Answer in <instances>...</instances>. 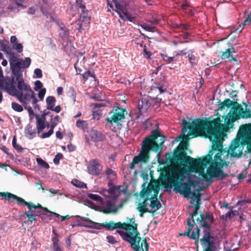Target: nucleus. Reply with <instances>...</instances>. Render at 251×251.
I'll return each instance as SVG.
<instances>
[{
  "instance_id": "obj_1",
  "label": "nucleus",
  "mask_w": 251,
  "mask_h": 251,
  "mask_svg": "<svg viewBox=\"0 0 251 251\" xmlns=\"http://www.w3.org/2000/svg\"><path fill=\"white\" fill-rule=\"evenodd\" d=\"M219 122L218 119L212 120L196 119L190 123L184 119L182 121L183 135L178 136L179 138L187 142L188 137L185 134L189 129L193 137L200 135L208 138L212 143V150L218 151L214 156V159L211 161L210 166L213 167H217L219 162L222 161L221 156L224 153H226L227 156L230 154L231 157H239L242 154L246 145L248 152H251V124L242 125L239 127L236 137L231 141L226 151L223 149L224 137L226 136V132L217 128Z\"/></svg>"
},
{
  "instance_id": "obj_2",
  "label": "nucleus",
  "mask_w": 251,
  "mask_h": 251,
  "mask_svg": "<svg viewBox=\"0 0 251 251\" xmlns=\"http://www.w3.org/2000/svg\"><path fill=\"white\" fill-rule=\"evenodd\" d=\"M187 142L182 140L174 155V160L182 167H178L173 173H170L166 169H163L161 173L162 184L166 188L172 187H174L175 190L181 188V184L184 183L183 181L186 178L185 175L190 173H196L202 175L204 179L208 181V177L201 172L195 162L188 159V157L190 156L188 155L185 151L187 150Z\"/></svg>"
},
{
  "instance_id": "obj_3",
  "label": "nucleus",
  "mask_w": 251,
  "mask_h": 251,
  "mask_svg": "<svg viewBox=\"0 0 251 251\" xmlns=\"http://www.w3.org/2000/svg\"><path fill=\"white\" fill-rule=\"evenodd\" d=\"M164 140L165 137L162 135L157 129L152 130L151 134L146 137L143 141L141 151L138 155L133 158L129 165L130 169H134L135 165L137 164L139 162H148L150 157V151H151L157 153L159 157Z\"/></svg>"
},
{
  "instance_id": "obj_4",
  "label": "nucleus",
  "mask_w": 251,
  "mask_h": 251,
  "mask_svg": "<svg viewBox=\"0 0 251 251\" xmlns=\"http://www.w3.org/2000/svg\"><path fill=\"white\" fill-rule=\"evenodd\" d=\"M129 223H123L122 224L126 225V227L122 226V228L126 230L117 229L116 232L120 235L122 239L130 243L131 248L134 251H148L149 244L146 238H144L140 246L141 237L140 232L137 229L138 224L135 223L134 218L129 219Z\"/></svg>"
},
{
  "instance_id": "obj_5",
  "label": "nucleus",
  "mask_w": 251,
  "mask_h": 251,
  "mask_svg": "<svg viewBox=\"0 0 251 251\" xmlns=\"http://www.w3.org/2000/svg\"><path fill=\"white\" fill-rule=\"evenodd\" d=\"M198 224L205 229L203 231L204 235L200 240L201 246L204 247L203 251H214L215 248V238L211 234L210 224L214 222L213 217L212 215L206 213L205 214L201 213L200 217L196 219Z\"/></svg>"
},
{
  "instance_id": "obj_6",
  "label": "nucleus",
  "mask_w": 251,
  "mask_h": 251,
  "mask_svg": "<svg viewBox=\"0 0 251 251\" xmlns=\"http://www.w3.org/2000/svg\"><path fill=\"white\" fill-rule=\"evenodd\" d=\"M14 96H16L23 104H29L31 102L35 109L38 106L35 93L30 86L25 83L24 80L21 79L17 81V92H15Z\"/></svg>"
},
{
  "instance_id": "obj_7",
  "label": "nucleus",
  "mask_w": 251,
  "mask_h": 251,
  "mask_svg": "<svg viewBox=\"0 0 251 251\" xmlns=\"http://www.w3.org/2000/svg\"><path fill=\"white\" fill-rule=\"evenodd\" d=\"M221 106L218 108V110H222L224 108L225 106L227 108H229L231 106L230 112L226 115L225 118V125L221 124V120L220 117H218L216 119H218L220 121L219 125H217V128L224 130L225 132H228V126H229V123L233 114L237 111V109L240 108L241 104L239 103L236 100L232 101L229 99H226L224 101L220 103Z\"/></svg>"
},
{
  "instance_id": "obj_8",
  "label": "nucleus",
  "mask_w": 251,
  "mask_h": 251,
  "mask_svg": "<svg viewBox=\"0 0 251 251\" xmlns=\"http://www.w3.org/2000/svg\"><path fill=\"white\" fill-rule=\"evenodd\" d=\"M17 201L18 204L27 206L28 208V210L25 211L22 215V216L23 217L26 216L28 218L27 221H25L24 222V223L25 224L28 223H30L32 224L33 221L36 220L37 216L41 217V218L43 219V216L45 215V214L42 213L41 211L35 209V204L32 202H27L21 197L18 198Z\"/></svg>"
},
{
  "instance_id": "obj_9",
  "label": "nucleus",
  "mask_w": 251,
  "mask_h": 251,
  "mask_svg": "<svg viewBox=\"0 0 251 251\" xmlns=\"http://www.w3.org/2000/svg\"><path fill=\"white\" fill-rule=\"evenodd\" d=\"M75 7L79 13V19L76 22L78 27L77 29L80 31L84 29L90 23V17L88 10L86 9L85 3L82 0H76Z\"/></svg>"
},
{
  "instance_id": "obj_10",
  "label": "nucleus",
  "mask_w": 251,
  "mask_h": 251,
  "mask_svg": "<svg viewBox=\"0 0 251 251\" xmlns=\"http://www.w3.org/2000/svg\"><path fill=\"white\" fill-rule=\"evenodd\" d=\"M113 1L116 8L114 10L118 14L121 19L135 22L136 17L128 12L126 4L125 2L117 0H113Z\"/></svg>"
},
{
  "instance_id": "obj_11",
  "label": "nucleus",
  "mask_w": 251,
  "mask_h": 251,
  "mask_svg": "<svg viewBox=\"0 0 251 251\" xmlns=\"http://www.w3.org/2000/svg\"><path fill=\"white\" fill-rule=\"evenodd\" d=\"M113 114L111 117L106 119L107 126L111 127L113 123L117 126H121L120 123L124 119H125V113L126 112V108L116 107L113 109Z\"/></svg>"
},
{
  "instance_id": "obj_12",
  "label": "nucleus",
  "mask_w": 251,
  "mask_h": 251,
  "mask_svg": "<svg viewBox=\"0 0 251 251\" xmlns=\"http://www.w3.org/2000/svg\"><path fill=\"white\" fill-rule=\"evenodd\" d=\"M228 164H229V162H226L223 159L222 161L219 162L217 167H213V166H210L207 170L208 175L211 177L220 178L221 179L227 177L228 175L225 173L222 169L224 166L227 165Z\"/></svg>"
},
{
  "instance_id": "obj_13",
  "label": "nucleus",
  "mask_w": 251,
  "mask_h": 251,
  "mask_svg": "<svg viewBox=\"0 0 251 251\" xmlns=\"http://www.w3.org/2000/svg\"><path fill=\"white\" fill-rule=\"evenodd\" d=\"M243 104L245 106L246 109L244 110L243 107L241 104L240 108L237 109V111L235 112L234 113L232 114L233 117L232 119L229 122V126H228V131L230 128H231L233 126V123L236 120L240 119L241 118L243 119H247L251 117V111L249 108H247L248 104L246 103H243Z\"/></svg>"
},
{
  "instance_id": "obj_14",
  "label": "nucleus",
  "mask_w": 251,
  "mask_h": 251,
  "mask_svg": "<svg viewBox=\"0 0 251 251\" xmlns=\"http://www.w3.org/2000/svg\"><path fill=\"white\" fill-rule=\"evenodd\" d=\"M214 150L212 149L209 151V153L208 155L204 156L202 157L198 158L197 159L194 158L190 156V157H188V159L189 160L193 161L198 166V167L200 168L201 172H202L203 174L204 168L206 167V166L210 164V161L212 160V156L214 154Z\"/></svg>"
},
{
  "instance_id": "obj_15",
  "label": "nucleus",
  "mask_w": 251,
  "mask_h": 251,
  "mask_svg": "<svg viewBox=\"0 0 251 251\" xmlns=\"http://www.w3.org/2000/svg\"><path fill=\"white\" fill-rule=\"evenodd\" d=\"M14 77H6L3 79H0V88L3 89L9 95L14 96L17 88L14 85Z\"/></svg>"
},
{
  "instance_id": "obj_16",
  "label": "nucleus",
  "mask_w": 251,
  "mask_h": 251,
  "mask_svg": "<svg viewBox=\"0 0 251 251\" xmlns=\"http://www.w3.org/2000/svg\"><path fill=\"white\" fill-rule=\"evenodd\" d=\"M187 225L188 226V229L187 231L184 233H179V236H187L189 237L190 239L195 240V243L196 244L199 242V238L200 236V229L199 228L197 227L196 229V231H193L191 232V230L194 227V225L192 224V218L189 219L188 218L187 219Z\"/></svg>"
},
{
  "instance_id": "obj_17",
  "label": "nucleus",
  "mask_w": 251,
  "mask_h": 251,
  "mask_svg": "<svg viewBox=\"0 0 251 251\" xmlns=\"http://www.w3.org/2000/svg\"><path fill=\"white\" fill-rule=\"evenodd\" d=\"M10 69L11 70L12 74H13L16 77V81L24 80L23 77V74L21 69L22 67V59H19L16 62L14 63H11Z\"/></svg>"
},
{
  "instance_id": "obj_18",
  "label": "nucleus",
  "mask_w": 251,
  "mask_h": 251,
  "mask_svg": "<svg viewBox=\"0 0 251 251\" xmlns=\"http://www.w3.org/2000/svg\"><path fill=\"white\" fill-rule=\"evenodd\" d=\"M101 168L99 160L93 159L89 162L87 167L88 172L92 175L98 176L100 174Z\"/></svg>"
},
{
  "instance_id": "obj_19",
  "label": "nucleus",
  "mask_w": 251,
  "mask_h": 251,
  "mask_svg": "<svg viewBox=\"0 0 251 251\" xmlns=\"http://www.w3.org/2000/svg\"><path fill=\"white\" fill-rule=\"evenodd\" d=\"M49 113V112H44L41 117H39L38 115L36 116V128L38 134H39L46 127H47L48 128L49 127L50 123H46L45 118V116L48 115Z\"/></svg>"
},
{
  "instance_id": "obj_20",
  "label": "nucleus",
  "mask_w": 251,
  "mask_h": 251,
  "mask_svg": "<svg viewBox=\"0 0 251 251\" xmlns=\"http://www.w3.org/2000/svg\"><path fill=\"white\" fill-rule=\"evenodd\" d=\"M60 119V117L58 115L53 117L52 116H51L50 123L49 126L50 129L48 132L43 133L41 135V138H48L53 133V129L59 123Z\"/></svg>"
},
{
  "instance_id": "obj_21",
  "label": "nucleus",
  "mask_w": 251,
  "mask_h": 251,
  "mask_svg": "<svg viewBox=\"0 0 251 251\" xmlns=\"http://www.w3.org/2000/svg\"><path fill=\"white\" fill-rule=\"evenodd\" d=\"M201 189H197L193 192L192 196L196 200V204L195 205L194 211L190 214L191 218H192V222L194 223V217L198 214V211L200 208V205L201 204V194L200 193Z\"/></svg>"
},
{
  "instance_id": "obj_22",
  "label": "nucleus",
  "mask_w": 251,
  "mask_h": 251,
  "mask_svg": "<svg viewBox=\"0 0 251 251\" xmlns=\"http://www.w3.org/2000/svg\"><path fill=\"white\" fill-rule=\"evenodd\" d=\"M102 227L105 228L107 230L111 231L115 229L122 228V226L125 227L126 226L125 224H122V223L119 222L115 223L113 221H110L109 222H105L102 223Z\"/></svg>"
},
{
  "instance_id": "obj_23",
  "label": "nucleus",
  "mask_w": 251,
  "mask_h": 251,
  "mask_svg": "<svg viewBox=\"0 0 251 251\" xmlns=\"http://www.w3.org/2000/svg\"><path fill=\"white\" fill-rule=\"evenodd\" d=\"M81 219L86 222L89 223V224H81L79 225L82 226L83 227H86L96 229H101L102 227V223H98L92 221L89 218L81 217Z\"/></svg>"
},
{
  "instance_id": "obj_24",
  "label": "nucleus",
  "mask_w": 251,
  "mask_h": 251,
  "mask_svg": "<svg viewBox=\"0 0 251 251\" xmlns=\"http://www.w3.org/2000/svg\"><path fill=\"white\" fill-rule=\"evenodd\" d=\"M236 52L234 49L232 47L230 49H226L225 51L223 52L221 58L222 59H227L229 61H237L236 57H234L232 53Z\"/></svg>"
},
{
  "instance_id": "obj_25",
  "label": "nucleus",
  "mask_w": 251,
  "mask_h": 251,
  "mask_svg": "<svg viewBox=\"0 0 251 251\" xmlns=\"http://www.w3.org/2000/svg\"><path fill=\"white\" fill-rule=\"evenodd\" d=\"M175 190L183 195L185 198L188 197L190 194L192 195L193 193V192H191V188L185 182L181 183V188H177Z\"/></svg>"
},
{
  "instance_id": "obj_26",
  "label": "nucleus",
  "mask_w": 251,
  "mask_h": 251,
  "mask_svg": "<svg viewBox=\"0 0 251 251\" xmlns=\"http://www.w3.org/2000/svg\"><path fill=\"white\" fill-rule=\"evenodd\" d=\"M105 205L106 208L103 209L101 211L104 214H109L110 213H115L118 209L114 202H112L110 201L106 202Z\"/></svg>"
},
{
  "instance_id": "obj_27",
  "label": "nucleus",
  "mask_w": 251,
  "mask_h": 251,
  "mask_svg": "<svg viewBox=\"0 0 251 251\" xmlns=\"http://www.w3.org/2000/svg\"><path fill=\"white\" fill-rule=\"evenodd\" d=\"M142 187L143 188L140 192V196L141 198H144L145 197H148V198H151L150 196L153 191V186L146 187V183H144L142 184Z\"/></svg>"
},
{
  "instance_id": "obj_28",
  "label": "nucleus",
  "mask_w": 251,
  "mask_h": 251,
  "mask_svg": "<svg viewBox=\"0 0 251 251\" xmlns=\"http://www.w3.org/2000/svg\"><path fill=\"white\" fill-rule=\"evenodd\" d=\"M150 206L151 208V211H153L152 213H155L157 210L161 207V204L157 199H151Z\"/></svg>"
},
{
  "instance_id": "obj_29",
  "label": "nucleus",
  "mask_w": 251,
  "mask_h": 251,
  "mask_svg": "<svg viewBox=\"0 0 251 251\" xmlns=\"http://www.w3.org/2000/svg\"><path fill=\"white\" fill-rule=\"evenodd\" d=\"M0 196L8 201H17L19 197L10 192H0Z\"/></svg>"
},
{
  "instance_id": "obj_30",
  "label": "nucleus",
  "mask_w": 251,
  "mask_h": 251,
  "mask_svg": "<svg viewBox=\"0 0 251 251\" xmlns=\"http://www.w3.org/2000/svg\"><path fill=\"white\" fill-rule=\"evenodd\" d=\"M137 209L140 212L139 215L141 217H143V215L145 213H152L153 212V211H151L148 209L147 205H144L143 203V204H141L139 203L137 207Z\"/></svg>"
},
{
  "instance_id": "obj_31",
  "label": "nucleus",
  "mask_w": 251,
  "mask_h": 251,
  "mask_svg": "<svg viewBox=\"0 0 251 251\" xmlns=\"http://www.w3.org/2000/svg\"><path fill=\"white\" fill-rule=\"evenodd\" d=\"M25 130L26 136L29 138H32L35 137L36 133V130L32 129V126L30 124L27 125L25 126Z\"/></svg>"
},
{
  "instance_id": "obj_32",
  "label": "nucleus",
  "mask_w": 251,
  "mask_h": 251,
  "mask_svg": "<svg viewBox=\"0 0 251 251\" xmlns=\"http://www.w3.org/2000/svg\"><path fill=\"white\" fill-rule=\"evenodd\" d=\"M76 126L83 131H88V124L86 121L78 120L76 122Z\"/></svg>"
},
{
  "instance_id": "obj_33",
  "label": "nucleus",
  "mask_w": 251,
  "mask_h": 251,
  "mask_svg": "<svg viewBox=\"0 0 251 251\" xmlns=\"http://www.w3.org/2000/svg\"><path fill=\"white\" fill-rule=\"evenodd\" d=\"M195 50L194 49L190 50L188 52L187 58L191 63L192 67H194L196 64V57L194 54Z\"/></svg>"
},
{
  "instance_id": "obj_34",
  "label": "nucleus",
  "mask_w": 251,
  "mask_h": 251,
  "mask_svg": "<svg viewBox=\"0 0 251 251\" xmlns=\"http://www.w3.org/2000/svg\"><path fill=\"white\" fill-rule=\"evenodd\" d=\"M0 46L1 50L6 54L12 51V49L8 42L4 43L0 41Z\"/></svg>"
},
{
  "instance_id": "obj_35",
  "label": "nucleus",
  "mask_w": 251,
  "mask_h": 251,
  "mask_svg": "<svg viewBox=\"0 0 251 251\" xmlns=\"http://www.w3.org/2000/svg\"><path fill=\"white\" fill-rule=\"evenodd\" d=\"M56 99L53 96H49L46 99L47 108L49 110L52 109L55 105Z\"/></svg>"
},
{
  "instance_id": "obj_36",
  "label": "nucleus",
  "mask_w": 251,
  "mask_h": 251,
  "mask_svg": "<svg viewBox=\"0 0 251 251\" xmlns=\"http://www.w3.org/2000/svg\"><path fill=\"white\" fill-rule=\"evenodd\" d=\"M90 136L92 141L98 142L102 140V134L97 130H93L91 132Z\"/></svg>"
},
{
  "instance_id": "obj_37",
  "label": "nucleus",
  "mask_w": 251,
  "mask_h": 251,
  "mask_svg": "<svg viewBox=\"0 0 251 251\" xmlns=\"http://www.w3.org/2000/svg\"><path fill=\"white\" fill-rule=\"evenodd\" d=\"M138 108L141 112H145L149 108L148 102L145 100H142L138 102Z\"/></svg>"
},
{
  "instance_id": "obj_38",
  "label": "nucleus",
  "mask_w": 251,
  "mask_h": 251,
  "mask_svg": "<svg viewBox=\"0 0 251 251\" xmlns=\"http://www.w3.org/2000/svg\"><path fill=\"white\" fill-rule=\"evenodd\" d=\"M72 183L75 187L79 188H84L87 187L85 183L76 179H73L72 180Z\"/></svg>"
},
{
  "instance_id": "obj_39",
  "label": "nucleus",
  "mask_w": 251,
  "mask_h": 251,
  "mask_svg": "<svg viewBox=\"0 0 251 251\" xmlns=\"http://www.w3.org/2000/svg\"><path fill=\"white\" fill-rule=\"evenodd\" d=\"M9 61L10 65L11 63H14L16 62L18 59H17L18 55L14 52L13 51L7 54Z\"/></svg>"
},
{
  "instance_id": "obj_40",
  "label": "nucleus",
  "mask_w": 251,
  "mask_h": 251,
  "mask_svg": "<svg viewBox=\"0 0 251 251\" xmlns=\"http://www.w3.org/2000/svg\"><path fill=\"white\" fill-rule=\"evenodd\" d=\"M59 34L62 38H67L69 36V31L65 26H60Z\"/></svg>"
},
{
  "instance_id": "obj_41",
  "label": "nucleus",
  "mask_w": 251,
  "mask_h": 251,
  "mask_svg": "<svg viewBox=\"0 0 251 251\" xmlns=\"http://www.w3.org/2000/svg\"><path fill=\"white\" fill-rule=\"evenodd\" d=\"M88 197L89 199L93 200L95 201L99 202H103V199L100 196L97 194L90 193L88 194Z\"/></svg>"
},
{
  "instance_id": "obj_42",
  "label": "nucleus",
  "mask_w": 251,
  "mask_h": 251,
  "mask_svg": "<svg viewBox=\"0 0 251 251\" xmlns=\"http://www.w3.org/2000/svg\"><path fill=\"white\" fill-rule=\"evenodd\" d=\"M36 161L39 165L41 166V167L45 169H49L50 167V166L48 164V163L45 162L41 158H37Z\"/></svg>"
},
{
  "instance_id": "obj_43",
  "label": "nucleus",
  "mask_w": 251,
  "mask_h": 251,
  "mask_svg": "<svg viewBox=\"0 0 251 251\" xmlns=\"http://www.w3.org/2000/svg\"><path fill=\"white\" fill-rule=\"evenodd\" d=\"M12 108L13 110H14L16 111L20 112H22L23 110V108L20 104L13 102L11 104Z\"/></svg>"
},
{
  "instance_id": "obj_44",
  "label": "nucleus",
  "mask_w": 251,
  "mask_h": 251,
  "mask_svg": "<svg viewBox=\"0 0 251 251\" xmlns=\"http://www.w3.org/2000/svg\"><path fill=\"white\" fill-rule=\"evenodd\" d=\"M52 241L53 242V248H61L59 244V239L58 238V235L57 233H55L54 236L52 238Z\"/></svg>"
},
{
  "instance_id": "obj_45",
  "label": "nucleus",
  "mask_w": 251,
  "mask_h": 251,
  "mask_svg": "<svg viewBox=\"0 0 251 251\" xmlns=\"http://www.w3.org/2000/svg\"><path fill=\"white\" fill-rule=\"evenodd\" d=\"M12 145L13 147L18 151L22 152L23 151V148L19 145L16 143V139L14 136L12 140Z\"/></svg>"
},
{
  "instance_id": "obj_46",
  "label": "nucleus",
  "mask_w": 251,
  "mask_h": 251,
  "mask_svg": "<svg viewBox=\"0 0 251 251\" xmlns=\"http://www.w3.org/2000/svg\"><path fill=\"white\" fill-rule=\"evenodd\" d=\"M31 59L29 57L25 58L24 60H22V67L24 69L27 68L29 67L31 64Z\"/></svg>"
},
{
  "instance_id": "obj_47",
  "label": "nucleus",
  "mask_w": 251,
  "mask_h": 251,
  "mask_svg": "<svg viewBox=\"0 0 251 251\" xmlns=\"http://www.w3.org/2000/svg\"><path fill=\"white\" fill-rule=\"evenodd\" d=\"M13 48L17 50V52L21 53L23 51V46L21 43H16L13 45Z\"/></svg>"
},
{
  "instance_id": "obj_48",
  "label": "nucleus",
  "mask_w": 251,
  "mask_h": 251,
  "mask_svg": "<svg viewBox=\"0 0 251 251\" xmlns=\"http://www.w3.org/2000/svg\"><path fill=\"white\" fill-rule=\"evenodd\" d=\"M161 57L167 63H171L175 60L174 57H169L166 54H161Z\"/></svg>"
},
{
  "instance_id": "obj_49",
  "label": "nucleus",
  "mask_w": 251,
  "mask_h": 251,
  "mask_svg": "<svg viewBox=\"0 0 251 251\" xmlns=\"http://www.w3.org/2000/svg\"><path fill=\"white\" fill-rule=\"evenodd\" d=\"M25 108L27 109L30 118H32L34 115V112L32 107L29 105V104H23Z\"/></svg>"
},
{
  "instance_id": "obj_50",
  "label": "nucleus",
  "mask_w": 251,
  "mask_h": 251,
  "mask_svg": "<svg viewBox=\"0 0 251 251\" xmlns=\"http://www.w3.org/2000/svg\"><path fill=\"white\" fill-rule=\"evenodd\" d=\"M141 27L146 31L150 32H153L155 28L154 26H151L147 24H143L141 25Z\"/></svg>"
},
{
  "instance_id": "obj_51",
  "label": "nucleus",
  "mask_w": 251,
  "mask_h": 251,
  "mask_svg": "<svg viewBox=\"0 0 251 251\" xmlns=\"http://www.w3.org/2000/svg\"><path fill=\"white\" fill-rule=\"evenodd\" d=\"M63 158V155L61 153H58L53 159V162L55 164L58 165L59 163V160Z\"/></svg>"
},
{
  "instance_id": "obj_52",
  "label": "nucleus",
  "mask_w": 251,
  "mask_h": 251,
  "mask_svg": "<svg viewBox=\"0 0 251 251\" xmlns=\"http://www.w3.org/2000/svg\"><path fill=\"white\" fill-rule=\"evenodd\" d=\"M69 93H70V97L73 100L75 101L76 93L75 90L73 87L69 88Z\"/></svg>"
},
{
  "instance_id": "obj_53",
  "label": "nucleus",
  "mask_w": 251,
  "mask_h": 251,
  "mask_svg": "<svg viewBox=\"0 0 251 251\" xmlns=\"http://www.w3.org/2000/svg\"><path fill=\"white\" fill-rule=\"evenodd\" d=\"M35 86L34 87V90L35 91H39V89H41L43 87V84L40 80H37L35 82Z\"/></svg>"
},
{
  "instance_id": "obj_54",
  "label": "nucleus",
  "mask_w": 251,
  "mask_h": 251,
  "mask_svg": "<svg viewBox=\"0 0 251 251\" xmlns=\"http://www.w3.org/2000/svg\"><path fill=\"white\" fill-rule=\"evenodd\" d=\"M108 192L111 195H114L117 197L119 195L114 186L109 188Z\"/></svg>"
},
{
  "instance_id": "obj_55",
  "label": "nucleus",
  "mask_w": 251,
  "mask_h": 251,
  "mask_svg": "<svg viewBox=\"0 0 251 251\" xmlns=\"http://www.w3.org/2000/svg\"><path fill=\"white\" fill-rule=\"evenodd\" d=\"M46 92V89L45 88L41 89L39 91L38 96L41 100H42L44 99Z\"/></svg>"
},
{
  "instance_id": "obj_56",
  "label": "nucleus",
  "mask_w": 251,
  "mask_h": 251,
  "mask_svg": "<svg viewBox=\"0 0 251 251\" xmlns=\"http://www.w3.org/2000/svg\"><path fill=\"white\" fill-rule=\"evenodd\" d=\"M144 56L147 58H150L152 53L150 51L147 50L146 46L145 45H144Z\"/></svg>"
},
{
  "instance_id": "obj_57",
  "label": "nucleus",
  "mask_w": 251,
  "mask_h": 251,
  "mask_svg": "<svg viewBox=\"0 0 251 251\" xmlns=\"http://www.w3.org/2000/svg\"><path fill=\"white\" fill-rule=\"evenodd\" d=\"M106 239L108 241V242L112 244H115L117 242V240L115 239V238L111 235H108L106 237Z\"/></svg>"
},
{
  "instance_id": "obj_58",
  "label": "nucleus",
  "mask_w": 251,
  "mask_h": 251,
  "mask_svg": "<svg viewBox=\"0 0 251 251\" xmlns=\"http://www.w3.org/2000/svg\"><path fill=\"white\" fill-rule=\"evenodd\" d=\"M178 27L179 28L184 29L185 30H188L191 29V26L190 25L185 24H179Z\"/></svg>"
},
{
  "instance_id": "obj_59",
  "label": "nucleus",
  "mask_w": 251,
  "mask_h": 251,
  "mask_svg": "<svg viewBox=\"0 0 251 251\" xmlns=\"http://www.w3.org/2000/svg\"><path fill=\"white\" fill-rule=\"evenodd\" d=\"M34 73L35 74L36 77L41 78L42 77V72L41 69L38 68L35 69Z\"/></svg>"
},
{
  "instance_id": "obj_60",
  "label": "nucleus",
  "mask_w": 251,
  "mask_h": 251,
  "mask_svg": "<svg viewBox=\"0 0 251 251\" xmlns=\"http://www.w3.org/2000/svg\"><path fill=\"white\" fill-rule=\"evenodd\" d=\"M186 184H188V186L191 188L192 186H195L197 184V181L195 180L191 179L189 177H188L187 182H186Z\"/></svg>"
},
{
  "instance_id": "obj_61",
  "label": "nucleus",
  "mask_w": 251,
  "mask_h": 251,
  "mask_svg": "<svg viewBox=\"0 0 251 251\" xmlns=\"http://www.w3.org/2000/svg\"><path fill=\"white\" fill-rule=\"evenodd\" d=\"M93 118L94 119L99 120L100 115V111H95L93 112Z\"/></svg>"
},
{
  "instance_id": "obj_62",
  "label": "nucleus",
  "mask_w": 251,
  "mask_h": 251,
  "mask_svg": "<svg viewBox=\"0 0 251 251\" xmlns=\"http://www.w3.org/2000/svg\"><path fill=\"white\" fill-rule=\"evenodd\" d=\"M185 50H179V51L175 52L174 55L176 56L186 55L187 54V52L185 51Z\"/></svg>"
},
{
  "instance_id": "obj_63",
  "label": "nucleus",
  "mask_w": 251,
  "mask_h": 251,
  "mask_svg": "<svg viewBox=\"0 0 251 251\" xmlns=\"http://www.w3.org/2000/svg\"><path fill=\"white\" fill-rule=\"evenodd\" d=\"M234 215V213L232 211H229L225 215V219L227 220L231 218Z\"/></svg>"
},
{
  "instance_id": "obj_64",
  "label": "nucleus",
  "mask_w": 251,
  "mask_h": 251,
  "mask_svg": "<svg viewBox=\"0 0 251 251\" xmlns=\"http://www.w3.org/2000/svg\"><path fill=\"white\" fill-rule=\"evenodd\" d=\"M250 24H251V18H250V16L248 15V17L246 18V19L244 21V23H243V25H247Z\"/></svg>"
}]
</instances>
